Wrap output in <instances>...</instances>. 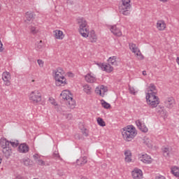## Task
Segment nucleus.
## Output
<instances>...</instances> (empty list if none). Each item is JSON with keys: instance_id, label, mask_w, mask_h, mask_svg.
Returning <instances> with one entry per match:
<instances>
[{"instance_id": "e433bc0d", "label": "nucleus", "mask_w": 179, "mask_h": 179, "mask_svg": "<svg viewBox=\"0 0 179 179\" xmlns=\"http://www.w3.org/2000/svg\"><path fill=\"white\" fill-rule=\"evenodd\" d=\"M29 30L31 33H32V34H37V30L36 29V27H29Z\"/></svg>"}, {"instance_id": "9b49d317", "label": "nucleus", "mask_w": 179, "mask_h": 179, "mask_svg": "<svg viewBox=\"0 0 179 179\" xmlns=\"http://www.w3.org/2000/svg\"><path fill=\"white\" fill-rule=\"evenodd\" d=\"M131 176L134 179H141L143 177V173L142 172V170L136 168L131 171Z\"/></svg>"}, {"instance_id": "49530a36", "label": "nucleus", "mask_w": 179, "mask_h": 179, "mask_svg": "<svg viewBox=\"0 0 179 179\" xmlns=\"http://www.w3.org/2000/svg\"><path fill=\"white\" fill-rule=\"evenodd\" d=\"M160 2H167L169 0H159Z\"/></svg>"}, {"instance_id": "f704fd0d", "label": "nucleus", "mask_w": 179, "mask_h": 179, "mask_svg": "<svg viewBox=\"0 0 179 179\" xmlns=\"http://www.w3.org/2000/svg\"><path fill=\"white\" fill-rule=\"evenodd\" d=\"M53 159H59V160H62V158H61V156H59V152L58 151H55L52 154Z\"/></svg>"}, {"instance_id": "f03ea898", "label": "nucleus", "mask_w": 179, "mask_h": 179, "mask_svg": "<svg viewBox=\"0 0 179 179\" xmlns=\"http://www.w3.org/2000/svg\"><path fill=\"white\" fill-rule=\"evenodd\" d=\"M122 135L123 136V139H124L126 142H131L134 138L138 135V132H136L135 127L129 125L122 129Z\"/></svg>"}, {"instance_id": "3c124183", "label": "nucleus", "mask_w": 179, "mask_h": 179, "mask_svg": "<svg viewBox=\"0 0 179 179\" xmlns=\"http://www.w3.org/2000/svg\"><path fill=\"white\" fill-rule=\"evenodd\" d=\"M148 148H150V144H147Z\"/></svg>"}, {"instance_id": "aec40b11", "label": "nucleus", "mask_w": 179, "mask_h": 179, "mask_svg": "<svg viewBox=\"0 0 179 179\" xmlns=\"http://www.w3.org/2000/svg\"><path fill=\"white\" fill-rule=\"evenodd\" d=\"M141 161L145 164H150L152 163V157L148 155V154H144L141 156Z\"/></svg>"}, {"instance_id": "5701e85b", "label": "nucleus", "mask_w": 179, "mask_h": 179, "mask_svg": "<svg viewBox=\"0 0 179 179\" xmlns=\"http://www.w3.org/2000/svg\"><path fill=\"white\" fill-rule=\"evenodd\" d=\"M86 163H87V157H81L76 160L78 166H80L81 167L85 166Z\"/></svg>"}, {"instance_id": "864d4df0", "label": "nucleus", "mask_w": 179, "mask_h": 179, "mask_svg": "<svg viewBox=\"0 0 179 179\" xmlns=\"http://www.w3.org/2000/svg\"><path fill=\"white\" fill-rule=\"evenodd\" d=\"M0 10H1V4H0Z\"/></svg>"}, {"instance_id": "7ed1b4c3", "label": "nucleus", "mask_w": 179, "mask_h": 179, "mask_svg": "<svg viewBox=\"0 0 179 179\" xmlns=\"http://www.w3.org/2000/svg\"><path fill=\"white\" fill-rule=\"evenodd\" d=\"M61 97H62L63 100L66 101V104L69 108H75V106L76 102L73 100L71 92L69 90H64L60 94Z\"/></svg>"}, {"instance_id": "ea45409f", "label": "nucleus", "mask_w": 179, "mask_h": 179, "mask_svg": "<svg viewBox=\"0 0 179 179\" xmlns=\"http://www.w3.org/2000/svg\"><path fill=\"white\" fill-rule=\"evenodd\" d=\"M129 92L131 94H135V88L132 87H129Z\"/></svg>"}, {"instance_id": "f8f14e48", "label": "nucleus", "mask_w": 179, "mask_h": 179, "mask_svg": "<svg viewBox=\"0 0 179 179\" xmlns=\"http://www.w3.org/2000/svg\"><path fill=\"white\" fill-rule=\"evenodd\" d=\"M2 79L6 86H10V73L3 72L2 74Z\"/></svg>"}, {"instance_id": "9d476101", "label": "nucleus", "mask_w": 179, "mask_h": 179, "mask_svg": "<svg viewBox=\"0 0 179 179\" xmlns=\"http://www.w3.org/2000/svg\"><path fill=\"white\" fill-rule=\"evenodd\" d=\"M53 73H55V79H65V76H64V75H65V71L61 67H59L56 70L53 71Z\"/></svg>"}, {"instance_id": "09e8293b", "label": "nucleus", "mask_w": 179, "mask_h": 179, "mask_svg": "<svg viewBox=\"0 0 179 179\" xmlns=\"http://www.w3.org/2000/svg\"><path fill=\"white\" fill-rule=\"evenodd\" d=\"M17 179H25V178H24V177H23V176H20V177H18Z\"/></svg>"}, {"instance_id": "a878e982", "label": "nucleus", "mask_w": 179, "mask_h": 179, "mask_svg": "<svg viewBox=\"0 0 179 179\" xmlns=\"http://www.w3.org/2000/svg\"><path fill=\"white\" fill-rule=\"evenodd\" d=\"M55 84L57 86H65L66 85V78H55Z\"/></svg>"}, {"instance_id": "423d86ee", "label": "nucleus", "mask_w": 179, "mask_h": 179, "mask_svg": "<svg viewBox=\"0 0 179 179\" xmlns=\"http://www.w3.org/2000/svg\"><path fill=\"white\" fill-rule=\"evenodd\" d=\"M10 143L6 138H1L0 140V146L3 149L4 156L8 159L12 155V148L9 146Z\"/></svg>"}, {"instance_id": "473e14b6", "label": "nucleus", "mask_w": 179, "mask_h": 179, "mask_svg": "<svg viewBox=\"0 0 179 179\" xmlns=\"http://www.w3.org/2000/svg\"><path fill=\"white\" fill-rule=\"evenodd\" d=\"M155 90H156V86H155L154 84H150V85L148 87V93H156Z\"/></svg>"}, {"instance_id": "bb28decb", "label": "nucleus", "mask_w": 179, "mask_h": 179, "mask_svg": "<svg viewBox=\"0 0 179 179\" xmlns=\"http://www.w3.org/2000/svg\"><path fill=\"white\" fill-rule=\"evenodd\" d=\"M157 27L160 31L164 30V29H166V22H164V20H159L157 22Z\"/></svg>"}, {"instance_id": "cd10ccee", "label": "nucleus", "mask_w": 179, "mask_h": 179, "mask_svg": "<svg viewBox=\"0 0 179 179\" xmlns=\"http://www.w3.org/2000/svg\"><path fill=\"white\" fill-rule=\"evenodd\" d=\"M54 34H55V38L59 40H62V38H64V32H62V31L55 30L54 31Z\"/></svg>"}, {"instance_id": "a18cd8bd", "label": "nucleus", "mask_w": 179, "mask_h": 179, "mask_svg": "<svg viewBox=\"0 0 179 179\" xmlns=\"http://www.w3.org/2000/svg\"><path fill=\"white\" fill-rule=\"evenodd\" d=\"M143 75L144 76H146V71H143Z\"/></svg>"}, {"instance_id": "de8ad7c7", "label": "nucleus", "mask_w": 179, "mask_h": 179, "mask_svg": "<svg viewBox=\"0 0 179 179\" xmlns=\"http://www.w3.org/2000/svg\"><path fill=\"white\" fill-rule=\"evenodd\" d=\"M69 73V76H73V73Z\"/></svg>"}, {"instance_id": "f3484780", "label": "nucleus", "mask_w": 179, "mask_h": 179, "mask_svg": "<svg viewBox=\"0 0 179 179\" xmlns=\"http://www.w3.org/2000/svg\"><path fill=\"white\" fill-rule=\"evenodd\" d=\"M33 157L38 166H45V162L41 159V157L38 154L34 155Z\"/></svg>"}, {"instance_id": "39448f33", "label": "nucleus", "mask_w": 179, "mask_h": 179, "mask_svg": "<svg viewBox=\"0 0 179 179\" xmlns=\"http://www.w3.org/2000/svg\"><path fill=\"white\" fill-rule=\"evenodd\" d=\"M131 0H122V3L119 6V12L124 16L131 14Z\"/></svg>"}, {"instance_id": "dca6fc26", "label": "nucleus", "mask_w": 179, "mask_h": 179, "mask_svg": "<svg viewBox=\"0 0 179 179\" xmlns=\"http://www.w3.org/2000/svg\"><path fill=\"white\" fill-rule=\"evenodd\" d=\"M110 31L114 34V36H117V37H121L122 36V32H121V29L117 28V25H113L110 27Z\"/></svg>"}, {"instance_id": "58836bf2", "label": "nucleus", "mask_w": 179, "mask_h": 179, "mask_svg": "<svg viewBox=\"0 0 179 179\" xmlns=\"http://www.w3.org/2000/svg\"><path fill=\"white\" fill-rule=\"evenodd\" d=\"M37 62L41 68H43V66H44V62H43V60L38 59Z\"/></svg>"}, {"instance_id": "6ab92c4d", "label": "nucleus", "mask_w": 179, "mask_h": 179, "mask_svg": "<svg viewBox=\"0 0 179 179\" xmlns=\"http://www.w3.org/2000/svg\"><path fill=\"white\" fill-rule=\"evenodd\" d=\"M34 13L31 12V11H27L25 13V23H29V22H31V20H34Z\"/></svg>"}, {"instance_id": "8fccbe9b", "label": "nucleus", "mask_w": 179, "mask_h": 179, "mask_svg": "<svg viewBox=\"0 0 179 179\" xmlns=\"http://www.w3.org/2000/svg\"><path fill=\"white\" fill-rule=\"evenodd\" d=\"M2 163V157L0 156V164Z\"/></svg>"}, {"instance_id": "4be33fe9", "label": "nucleus", "mask_w": 179, "mask_h": 179, "mask_svg": "<svg viewBox=\"0 0 179 179\" xmlns=\"http://www.w3.org/2000/svg\"><path fill=\"white\" fill-rule=\"evenodd\" d=\"M20 162L21 164H23L26 167H29V166H33V162H31V160L27 157L20 159Z\"/></svg>"}, {"instance_id": "393cba45", "label": "nucleus", "mask_w": 179, "mask_h": 179, "mask_svg": "<svg viewBox=\"0 0 179 179\" xmlns=\"http://www.w3.org/2000/svg\"><path fill=\"white\" fill-rule=\"evenodd\" d=\"M85 79L86 82H87L88 83H94V82H96V80H97L96 79V78L94 76H92V74H90V73H87L85 76Z\"/></svg>"}, {"instance_id": "c85d7f7f", "label": "nucleus", "mask_w": 179, "mask_h": 179, "mask_svg": "<svg viewBox=\"0 0 179 179\" xmlns=\"http://www.w3.org/2000/svg\"><path fill=\"white\" fill-rule=\"evenodd\" d=\"M163 155L165 157H169L170 156V148L162 147Z\"/></svg>"}, {"instance_id": "ddd939ff", "label": "nucleus", "mask_w": 179, "mask_h": 179, "mask_svg": "<svg viewBox=\"0 0 179 179\" xmlns=\"http://www.w3.org/2000/svg\"><path fill=\"white\" fill-rule=\"evenodd\" d=\"M136 124L137 125V127L138 128V129H140V131H141V132H144L145 134H146V132H148V131H149V129H148V127H146V124H145V123L142 122L141 121V120H136Z\"/></svg>"}, {"instance_id": "c756f323", "label": "nucleus", "mask_w": 179, "mask_h": 179, "mask_svg": "<svg viewBox=\"0 0 179 179\" xmlns=\"http://www.w3.org/2000/svg\"><path fill=\"white\" fill-rule=\"evenodd\" d=\"M101 104L102 107H103V108H106V110H108V108H111V105L104 101V99L101 100Z\"/></svg>"}, {"instance_id": "6e6552de", "label": "nucleus", "mask_w": 179, "mask_h": 179, "mask_svg": "<svg viewBox=\"0 0 179 179\" xmlns=\"http://www.w3.org/2000/svg\"><path fill=\"white\" fill-rule=\"evenodd\" d=\"M98 66L102 71H105V72H107L108 73H111V72L114 71V67L109 63H99L98 64Z\"/></svg>"}, {"instance_id": "b1692460", "label": "nucleus", "mask_w": 179, "mask_h": 179, "mask_svg": "<svg viewBox=\"0 0 179 179\" xmlns=\"http://www.w3.org/2000/svg\"><path fill=\"white\" fill-rule=\"evenodd\" d=\"M108 63L112 66H117L118 65V62L117 61V56H113L108 58Z\"/></svg>"}, {"instance_id": "37998d69", "label": "nucleus", "mask_w": 179, "mask_h": 179, "mask_svg": "<svg viewBox=\"0 0 179 179\" xmlns=\"http://www.w3.org/2000/svg\"><path fill=\"white\" fill-rule=\"evenodd\" d=\"M155 179H166V178L163 176H156Z\"/></svg>"}, {"instance_id": "a19ab883", "label": "nucleus", "mask_w": 179, "mask_h": 179, "mask_svg": "<svg viewBox=\"0 0 179 179\" xmlns=\"http://www.w3.org/2000/svg\"><path fill=\"white\" fill-rule=\"evenodd\" d=\"M82 132H83V134L84 136H89V133H87V129H84Z\"/></svg>"}, {"instance_id": "5fc2aeb1", "label": "nucleus", "mask_w": 179, "mask_h": 179, "mask_svg": "<svg viewBox=\"0 0 179 179\" xmlns=\"http://www.w3.org/2000/svg\"><path fill=\"white\" fill-rule=\"evenodd\" d=\"M0 10H1V4H0Z\"/></svg>"}, {"instance_id": "a211bd4d", "label": "nucleus", "mask_w": 179, "mask_h": 179, "mask_svg": "<svg viewBox=\"0 0 179 179\" xmlns=\"http://www.w3.org/2000/svg\"><path fill=\"white\" fill-rule=\"evenodd\" d=\"M30 148L26 143H22L18 147V152L20 153H27Z\"/></svg>"}, {"instance_id": "c9c22d12", "label": "nucleus", "mask_w": 179, "mask_h": 179, "mask_svg": "<svg viewBox=\"0 0 179 179\" xmlns=\"http://www.w3.org/2000/svg\"><path fill=\"white\" fill-rule=\"evenodd\" d=\"M9 146H13V148H17L19 146V141H9Z\"/></svg>"}, {"instance_id": "4c0bfd02", "label": "nucleus", "mask_w": 179, "mask_h": 179, "mask_svg": "<svg viewBox=\"0 0 179 179\" xmlns=\"http://www.w3.org/2000/svg\"><path fill=\"white\" fill-rule=\"evenodd\" d=\"M36 48H38V50H41V48H43V41H40L39 42H38L36 43Z\"/></svg>"}, {"instance_id": "1a4fd4ad", "label": "nucleus", "mask_w": 179, "mask_h": 179, "mask_svg": "<svg viewBox=\"0 0 179 179\" xmlns=\"http://www.w3.org/2000/svg\"><path fill=\"white\" fill-rule=\"evenodd\" d=\"M129 50H131V51L134 52V54H136L137 57H140V59H143V55H142V53H141V50H139L138 49V47H136V44L132 43H129Z\"/></svg>"}, {"instance_id": "603ef678", "label": "nucleus", "mask_w": 179, "mask_h": 179, "mask_svg": "<svg viewBox=\"0 0 179 179\" xmlns=\"http://www.w3.org/2000/svg\"><path fill=\"white\" fill-rule=\"evenodd\" d=\"M0 10H1V4H0Z\"/></svg>"}, {"instance_id": "20e7f679", "label": "nucleus", "mask_w": 179, "mask_h": 179, "mask_svg": "<svg viewBox=\"0 0 179 179\" xmlns=\"http://www.w3.org/2000/svg\"><path fill=\"white\" fill-rule=\"evenodd\" d=\"M146 100L151 108H156L160 104V101H159V97L156 96V92H148Z\"/></svg>"}, {"instance_id": "c03bdc74", "label": "nucleus", "mask_w": 179, "mask_h": 179, "mask_svg": "<svg viewBox=\"0 0 179 179\" xmlns=\"http://www.w3.org/2000/svg\"><path fill=\"white\" fill-rule=\"evenodd\" d=\"M72 114H68L67 115V118H71Z\"/></svg>"}, {"instance_id": "2f4dec72", "label": "nucleus", "mask_w": 179, "mask_h": 179, "mask_svg": "<svg viewBox=\"0 0 179 179\" xmlns=\"http://www.w3.org/2000/svg\"><path fill=\"white\" fill-rule=\"evenodd\" d=\"M83 90L87 94H90L92 92V87L89 86V85H86L83 86Z\"/></svg>"}, {"instance_id": "f257e3e1", "label": "nucleus", "mask_w": 179, "mask_h": 179, "mask_svg": "<svg viewBox=\"0 0 179 179\" xmlns=\"http://www.w3.org/2000/svg\"><path fill=\"white\" fill-rule=\"evenodd\" d=\"M78 24H79V33L83 37L87 38H90L91 43H96L97 41V35L94 30H92L89 32V29H87V22L85 18L81 17L77 20Z\"/></svg>"}, {"instance_id": "412c9836", "label": "nucleus", "mask_w": 179, "mask_h": 179, "mask_svg": "<svg viewBox=\"0 0 179 179\" xmlns=\"http://www.w3.org/2000/svg\"><path fill=\"white\" fill-rule=\"evenodd\" d=\"M124 162L127 163H131L132 162V152H131V150H126L124 152Z\"/></svg>"}, {"instance_id": "72a5a7b5", "label": "nucleus", "mask_w": 179, "mask_h": 179, "mask_svg": "<svg viewBox=\"0 0 179 179\" xmlns=\"http://www.w3.org/2000/svg\"><path fill=\"white\" fill-rule=\"evenodd\" d=\"M97 122H98V124L100 125V127H106V122H104L103 118L98 117L97 118Z\"/></svg>"}, {"instance_id": "0eeeda50", "label": "nucleus", "mask_w": 179, "mask_h": 179, "mask_svg": "<svg viewBox=\"0 0 179 179\" xmlns=\"http://www.w3.org/2000/svg\"><path fill=\"white\" fill-rule=\"evenodd\" d=\"M41 92L38 90L32 91L29 96L30 101H31L34 104L40 103L41 101Z\"/></svg>"}, {"instance_id": "79ce46f5", "label": "nucleus", "mask_w": 179, "mask_h": 179, "mask_svg": "<svg viewBox=\"0 0 179 179\" xmlns=\"http://www.w3.org/2000/svg\"><path fill=\"white\" fill-rule=\"evenodd\" d=\"M66 3L68 5H73V1H72V0H67L66 1Z\"/></svg>"}, {"instance_id": "2eb2a0df", "label": "nucleus", "mask_w": 179, "mask_h": 179, "mask_svg": "<svg viewBox=\"0 0 179 179\" xmlns=\"http://www.w3.org/2000/svg\"><path fill=\"white\" fill-rule=\"evenodd\" d=\"M107 92V88L104 87V85H101L100 87H97L95 90V92L96 94H99L101 97H104V94Z\"/></svg>"}, {"instance_id": "7c9ffc66", "label": "nucleus", "mask_w": 179, "mask_h": 179, "mask_svg": "<svg viewBox=\"0 0 179 179\" xmlns=\"http://www.w3.org/2000/svg\"><path fill=\"white\" fill-rule=\"evenodd\" d=\"M171 173L175 177H179V168L174 166L171 169Z\"/></svg>"}, {"instance_id": "4468645a", "label": "nucleus", "mask_w": 179, "mask_h": 179, "mask_svg": "<svg viewBox=\"0 0 179 179\" xmlns=\"http://www.w3.org/2000/svg\"><path fill=\"white\" fill-rule=\"evenodd\" d=\"M164 104H165V107H166V108H173L176 104V101L174 100V98L173 97H169L167 98L166 99H165L164 101Z\"/></svg>"}]
</instances>
